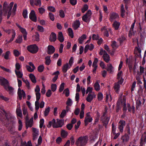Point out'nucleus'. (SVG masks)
<instances>
[{
  "label": "nucleus",
  "mask_w": 146,
  "mask_h": 146,
  "mask_svg": "<svg viewBox=\"0 0 146 146\" xmlns=\"http://www.w3.org/2000/svg\"><path fill=\"white\" fill-rule=\"evenodd\" d=\"M88 137L87 136H81L78 138L75 143L77 146L85 145L87 143Z\"/></svg>",
  "instance_id": "nucleus-1"
},
{
  "label": "nucleus",
  "mask_w": 146,
  "mask_h": 146,
  "mask_svg": "<svg viewBox=\"0 0 146 146\" xmlns=\"http://www.w3.org/2000/svg\"><path fill=\"white\" fill-rule=\"evenodd\" d=\"M28 50L32 53H36L38 50V48L36 44L28 46L27 48Z\"/></svg>",
  "instance_id": "nucleus-2"
},
{
  "label": "nucleus",
  "mask_w": 146,
  "mask_h": 146,
  "mask_svg": "<svg viewBox=\"0 0 146 146\" xmlns=\"http://www.w3.org/2000/svg\"><path fill=\"white\" fill-rule=\"evenodd\" d=\"M0 84L3 86L5 89H6L7 86H8L9 84L7 80L0 76Z\"/></svg>",
  "instance_id": "nucleus-3"
},
{
  "label": "nucleus",
  "mask_w": 146,
  "mask_h": 146,
  "mask_svg": "<svg viewBox=\"0 0 146 146\" xmlns=\"http://www.w3.org/2000/svg\"><path fill=\"white\" fill-rule=\"evenodd\" d=\"M64 124V121L63 119H56V122L53 125V127L56 128L60 127Z\"/></svg>",
  "instance_id": "nucleus-4"
},
{
  "label": "nucleus",
  "mask_w": 146,
  "mask_h": 146,
  "mask_svg": "<svg viewBox=\"0 0 146 146\" xmlns=\"http://www.w3.org/2000/svg\"><path fill=\"white\" fill-rule=\"evenodd\" d=\"M90 112H88L86 115V116L84 120L85 125V126H86L89 122H91L92 120V118L90 117Z\"/></svg>",
  "instance_id": "nucleus-5"
},
{
  "label": "nucleus",
  "mask_w": 146,
  "mask_h": 146,
  "mask_svg": "<svg viewBox=\"0 0 146 146\" xmlns=\"http://www.w3.org/2000/svg\"><path fill=\"white\" fill-rule=\"evenodd\" d=\"M29 18L32 21L36 22L37 21V17L34 10L31 11L29 14Z\"/></svg>",
  "instance_id": "nucleus-6"
},
{
  "label": "nucleus",
  "mask_w": 146,
  "mask_h": 146,
  "mask_svg": "<svg viewBox=\"0 0 146 146\" xmlns=\"http://www.w3.org/2000/svg\"><path fill=\"white\" fill-rule=\"evenodd\" d=\"M55 48L52 45H49L47 47V53L48 54H51L55 52Z\"/></svg>",
  "instance_id": "nucleus-7"
},
{
  "label": "nucleus",
  "mask_w": 146,
  "mask_h": 146,
  "mask_svg": "<svg viewBox=\"0 0 146 146\" xmlns=\"http://www.w3.org/2000/svg\"><path fill=\"white\" fill-rule=\"evenodd\" d=\"M14 4V3L13 2H12L9 5V6H8L7 7V12H8V14L7 16V19H8L10 17L11 15V10L12 8V7L13 6V5Z\"/></svg>",
  "instance_id": "nucleus-8"
},
{
  "label": "nucleus",
  "mask_w": 146,
  "mask_h": 146,
  "mask_svg": "<svg viewBox=\"0 0 146 146\" xmlns=\"http://www.w3.org/2000/svg\"><path fill=\"white\" fill-rule=\"evenodd\" d=\"M119 128L121 132L123 131V127L125 125V121L124 120H120L119 123Z\"/></svg>",
  "instance_id": "nucleus-9"
},
{
  "label": "nucleus",
  "mask_w": 146,
  "mask_h": 146,
  "mask_svg": "<svg viewBox=\"0 0 146 146\" xmlns=\"http://www.w3.org/2000/svg\"><path fill=\"white\" fill-rule=\"evenodd\" d=\"M7 4L6 2H5L3 6V15L6 16L7 12Z\"/></svg>",
  "instance_id": "nucleus-10"
},
{
  "label": "nucleus",
  "mask_w": 146,
  "mask_h": 146,
  "mask_svg": "<svg viewBox=\"0 0 146 146\" xmlns=\"http://www.w3.org/2000/svg\"><path fill=\"white\" fill-rule=\"evenodd\" d=\"M119 17L118 15L116 13H113L110 14V20L111 21H112L114 19H118Z\"/></svg>",
  "instance_id": "nucleus-11"
},
{
  "label": "nucleus",
  "mask_w": 146,
  "mask_h": 146,
  "mask_svg": "<svg viewBox=\"0 0 146 146\" xmlns=\"http://www.w3.org/2000/svg\"><path fill=\"white\" fill-rule=\"evenodd\" d=\"M49 40L51 42H55L56 39V34L53 32H52L50 36Z\"/></svg>",
  "instance_id": "nucleus-12"
},
{
  "label": "nucleus",
  "mask_w": 146,
  "mask_h": 146,
  "mask_svg": "<svg viewBox=\"0 0 146 146\" xmlns=\"http://www.w3.org/2000/svg\"><path fill=\"white\" fill-rule=\"evenodd\" d=\"M80 23L79 20H76L72 24V27L74 30H76L80 26Z\"/></svg>",
  "instance_id": "nucleus-13"
},
{
  "label": "nucleus",
  "mask_w": 146,
  "mask_h": 146,
  "mask_svg": "<svg viewBox=\"0 0 146 146\" xmlns=\"http://www.w3.org/2000/svg\"><path fill=\"white\" fill-rule=\"evenodd\" d=\"M58 39L60 42H62L64 41V38L61 32H59L58 33Z\"/></svg>",
  "instance_id": "nucleus-14"
},
{
  "label": "nucleus",
  "mask_w": 146,
  "mask_h": 146,
  "mask_svg": "<svg viewBox=\"0 0 146 146\" xmlns=\"http://www.w3.org/2000/svg\"><path fill=\"white\" fill-rule=\"evenodd\" d=\"M109 119L110 118L108 117L106 118L104 117L103 118V119H101L103 121V125H105L106 126V127L107 125L108 124Z\"/></svg>",
  "instance_id": "nucleus-15"
},
{
  "label": "nucleus",
  "mask_w": 146,
  "mask_h": 146,
  "mask_svg": "<svg viewBox=\"0 0 146 146\" xmlns=\"http://www.w3.org/2000/svg\"><path fill=\"white\" fill-rule=\"evenodd\" d=\"M121 139L122 140L123 142H127L129 140V137L128 135L125 134L122 137Z\"/></svg>",
  "instance_id": "nucleus-16"
},
{
  "label": "nucleus",
  "mask_w": 146,
  "mask_h": 146,
  "mask_svg": "<svg viewBox=\"0 0 146 146\" xmlns=\"http://www.w3.org/2000/svg\"><path fill=\"white\" fill-rule=\"evenodd\" d=\"M29 77L33 83L35 84L36 83V78L33 74H30Z\"/></svg>",
  "instance_id": "nucleus-17"
},
{
  "label": "nucleus",
  "mask_w": 146,
  "mask_h": 146,
  "mask_svg": "<svg viewBox=\"0 0 146 146\" xmlns=\"http://www.w3.org/2000/svg\"><path fill=\"white\" fill-rule=\"evenodd\" d=\"M9 84L8 85V86H7V88L6 89H5L6 90L9 92V94L11 95H13V91L14 90L13 88L10 86H9Z\"/></svg>",
  "instance_id": "nucleus-18"
},
{
  "label": "nucleus",
  "mask_w": 146,
  "mask_h": 146,
  "mask_svg": "<svg viewBox=\"0 0 146 146\" xmlns=\"http://www.w3.org/2000/svg\"><path fill=\"white\" fill-rule=\"evenodd\" d=\"M120 11L121 13V16L122 17L124 18L125 11L124 9V6L123 4H121V5Z\"/></svg>",
  "instance_id": "nucleus-19"
},
{
  "label": "nucleus",
  "mask_w": 146,
  "mask_h": 146,
  "mask_svg": "<svg viewBox=\"0 0 146 146\" xmlns=\"http://www.w3.org/2000/svg\"><path fill=\"white\" fill-rule=\"evenodd\" d=\"M86 38V35H83L80 37L78 39L79 42L80 44H82L83 40L85 39Z\"/></svg>",
  "instance_id": "nucleus-20"
},
{
  "label": "nucleus",
  "mask_w": 146,
  "mask_h": 146,
  "mask_svg": "<svg viewBox=\"0 0 146 146\" xmlns=\"http://www.w3.org/2000/svg\"><path fill=\"white\" fill-rule=\"evenodd\" d=\"M25 123L28 125L29 127H31L33 124V118L32 117L29 121H26Z\"/></svg>",
  "instance_id": "nucleus-21"
},
{
  "label": "nucleus",
  "mask_w": 146,
  "mask_h": 146,
  "mask_svg": "<svg viewBox=\"0 0 146 146\" xmlns=\"http://www.w3.org/2000/svg\"><path fill=\"white\" fill-rule=\"evenodd\" d=\"M120 25V23L119 22H117L116 21H115L113 25V28L115 29V30H117L118 29L119 25Z\"/></svg>",
  "instance_id": "nucleus-22"
},
{
  "label": "nucleus",
  "mask_w": 146,
  "mask_h": 146,
  "mask_svg": "<svg viewBox=\"0 0 146 146\" xmlns=\"http://www.w3.org/2000/svg\"><path fill=\"white\" fill-rule=\"evenodd\" d=\"M94 89L97 91H98L100 90V87L98 81H97L94 85Z\"/></svg>",
  "instance_id": "nucleus-23"
},
{
  "label": "nucleus",
  "mask_w": 146,
  "mask_h": 146,
  "mask_svg": "<svg viewBox=\"0 0 146 146\" xmlns=\"http://www.w3.org/2000/svg\"><path fill=\"white\" fill-rule=\"evenodd\" d=\"M145 68H144L142 66H140L139 67V70L140 72L138 71H137V74L139 75H141L142 74L144 73V72L145 71Z\"/></svg>",
  "instance_id": "nucleus-24"
},
{
  "label": "nucleus",
  "mask_w": 146,
  "mask_h": 146,
  "mask_svg": "<svg viewBox=\"0 0 146 146\" xmlns=\"http://www.w3.org/2000/svg\"><path fill=\"white\" fill-rule=\"evenodd\" d=\"M69 65L68 63L62 66V71L63 73H65L67 71Z\"/></svg>",
  "instance_id": "nucleus-25"
},
{
  "label": "nucleus",
  "mask_w": 146,
  "mask_h": 146,
  "mask_svg": "<svg viewBox=\"0 0 146 146\" xmlns=\"http://www.w3.org/2000/svg\"><path fill=\"white\" fill-rule=\"evenodd\" d=\"M16 113L17 115L21 117L22 116V111L21 110L20 107L19 106V108H17L16 110Z\"/></svg>",
  "instance_id": "nucleus-26"
},
{
  "label": "nucleus",
  "mask_w": 146,
  "mask_h": 146,
  "mask_svg": "<svg viewBox=\"0 0 146 146\" xmlns=\"http://www.w3.org/2000/svg\"><path fill=\"white\" fill-rule=\"evenodd\" d=\"M93 98V96L90 94H89L86 98V100L87 101L89 102H91Z\"/></svg>",
  "instance_id": "nucleus-27"
},
{
  "label": "nucleus",
  "mask_w": 146,
  "mask_h": 146,
  "mask_svg": "<svg viewBox=\"0 0 146 146\" xmlns=\"http://www.w3.org/2000/svg\"><path fill=\"white\" fill-rule=\"evenodd\" d=\"M22 36L20 35L18 36L17 38L16 39L15 42L20 44L22 42Z\"/></svg>",
  "instance_id": "nucleus-28"
},
{
  "label": "nucleus",
  "mask_w": 146,
  "mask_h": 146,
  "mask_svg": "<svg viewBox=\"0 0 146 146\" xmlns=\"http://www.w3.org/2000/svg\"><path fill=\"white\" fill-rule=\"evenodd\" d=\"M50 56H48L45 58L46 60L45 64L47 65H49L50 63L51 60L50 59Z\"/></svg>",
  "instance_id": "nucleus-29"
},
{
  "label": "nucleus",
  "mask_w": 146,
  "mask_h": 146,
  "mask_svg": "<svg viewBox=\"0 0 146 146\" xmlns=\"http://www.w3.org/2000/svg\"><path fill=\"white\" fill-rule=\"evenodd\" d=\"M15 74L17 76L18 78H22L23 74L22 73H21V72L19 71H17L16 70H15Z\"/></svg>",
  "instance_id": "nucleus-30"
},
{
  "label": "nucleus",
  "mask_w": 146,
  "mask_h": 146,
  "mask_svg": "<svg viewBox=\"0 0 146 146\" xmlns=\"http://www.w3.org/2000/svg\"><path fill=\"white\" fill-rule=\"evenodd\" d=\"M55 119H53L51 121H49L48 124L47 126L48 128H50L51 127L52 125L53 126V125L55 124Z\"/></svg>",
  "instance_id": "nucleus-31"
},
{
  "label": "nucleus",
  "mask_w": 146,
  "mask_h": 146,
  "mask_svg": "<svg viewBox=\"0 0 146 146\" xmlns=\"http://www.w3.org/2000/svg\"><path fill=\"white\" fill-rule=\"evenodd\" d=\"M21 146H32V144L31 141H29L27 143L26 142L21 143Z\"/></svg>",
  "instance_id": "nucleus-32"
},
{
  "label": "nucleus",
  "mask_w": 146,
  "mask_h": 146,
  "mask_svg": "<svg viewBox=\"0 0 146 146\" xmlns=\"http://www.w3.org/2000/svg\"><path fill=\"white\" fill-rule=\"evenodd\" d=\"M103 58L104 60L107 63H108L110 60V57L108 54V56L105 55V56H103Z\"/></svg>",
  "instance_id": "nucleus-33"
},
{
  "label": "nucleus",
  "mask_w": 146,
  "mask_h": 146,
  "mask_svg": "<svg viewBox=\"0 0 146 146\" xmlns=\"http://www.w3.org/2000/svg\"><path fill=\"white\" fill-rule=\"evenodd\" d=\"M120 86L119 84L118 83H115V86L114 87L115 90L117 92L119 90L120 88Z\"/></svg>",
  "instance_id": "nucleus-34"
},
{
  "label": "nucleus",
  "mask_w": 146,
  "mask_h": 146,
  "mask_svg": "<svg viewBox=\"0 0 146 146\" xmlns=\"http://www.w3.org/2000/svg\"><path fill=\"white\" fill-rule=\"evenodd\" d=\"M2 6L0 4V24L1 23L3 18H2V14L3 13V11L2 9Z\"/></svg>",
  "instance_id": "nucleus-35"
},
{
  "label": "nucleus",
  "mask_w": 146,
  "mask_h": 146,
  "mask_svg": "<svg viewBox=\"0 0 146 146\" xmlns=\"http://www.w3.org/2000/svg\"><path fill=\"white\" fill-rule=\"evenodd\" d=\"M68 30L69 32V35L71 37V38H73L74 36L73 33L71 28H69L68 29Z\"/></svg>",
  "instance_id": "nucleus-36"
},
{
  "label": "nucleus",
  "mask_w": 146,
  "mask_h": 146,
  "mask_svg": "<svg viewBox=\"0 0 146 146\" xmlns=\"http://www.w3.org/2000/svg\"><path fill=\"white\" fill-rule=\"evenodd\" d=\"M90 19L86 15H84L82 17V20L84 22L87 23L89 21V19Z\"/></svg>",
  "instance_id": "nucleus-37"
},
{
  "label": "nucleus",
  "mask_w": 146,
  "mask_h": 146,
  "mask_svg": "<svg viewBox=\"0 0 146 146\" xmlns=\"http://www.w3.org/2000/svg\"><path fill=\"white\" fill-rule=\"evenodd\" d=\"M61 134L62 137L65 138L67 136L68 133L66 131L62 130L61 131Z\"/></svg>",
  "instance_id": "nucleus-38"
},
{
  "label": "nucleus",
  "mask_w": 146,
  "mask_h": 146,
  "mask_svg": "<svg viewBox=\"0 0 146 146\" xmlns=\"http://www.w3.org/2000/svg\"><path fill=\"white\" fill-rule=\"evenodd\" d=\"M22 90L21 91L20 88H19L18 90V95L19 99L20 100H21L22 98Z\"/></svg>",
  "instance_id": "nucleus-39"
},
{
  "label": "nucleus",
  "mask_w": 146,
  "mask_h": 146,
  "mask_svg": "<svg viewBox=\"0 0 146 146\" xmlns=\"http://www.w3.org/2000/svg\"><path fill=\"white\" fill-rule=\"evenodd\" d=\"M44 67L43 65H40L38 66V70L39 72H41L44 70Z\"/></svg>",
  "instance_id": "nucleus-40"
},
{
  "label": "nucleus",
  "mask_w": 146,
  "mask_h": 146,
  "mask_svg": "<svg viewBox=\"0 0 146 146\" xmlns=\"http://www.w3.org/2000/svg\"><path fill=\"white\" fill-rule=\"evenodd\" d=\"M66 112L65 110H63L60 115V117L61 118H63L64 116L66 115Z\"/></svg>",
  "instance_id": "nucleus-41"
},
{
  "label": "nucleus",
  "mask_w": 146,
  "mask_h": 146,
  "mask_svg": "<svg viewBox=\"0 0 146 146\" xmlns=\"http://www.w3.org/2000/svg\"><path fill=\"white\" fill-rule=\"evenodd\" d=\"M12 33H13V34L12 35V37L11 38L10 40L9 41V42H11L13 40L15 35V31L14 30H12Z\"/></svg>",
  "instance_id": "nucleus-42"
},
{
  "label": "nucleus",
  "mask_w": 146,
  "mask_h": 146,
  "mask_svg": "<svg viewBox=\"0 0 146 146\" xmlns=\"http://www.w3.org/2000/svg\"><path fill=\"white\" fill-rule=\"evenodd\" d=\"M88 9V5L87 4H85L84 5L83 8L82 9V13H84L86 11H87Z\"/></svg>",
  "instance_id": "nucleus-43"
},
{
  "label": "nucleus",
  "mask_w": 146,
  "mask_h": 146,
  "mask_svg": "<svg viewBox=\"0 0 146 146\" xmlns=\"http://www.w3.org/2000/svg\"><path fill=\"white\" fill-rule=\"evenodd\" d=\"M50 110V108L48 107L46 108L44 111V115L45 116H46L48 114Z\"/></svg>",
  "instance_id": "nucleus-44"
},
{
  "label": "nucleus",
  "mask_w": 146,
  "mask_h": 146,
  "mask_svg": "<svg viewBox=\"0 0 146 146\" xmlns=\"http://www.w3.org/2000/svg\"><path fill=\"white\" fill-rule=\"evenodd\" d=\"M35 110L37 111H38L39 107V101L36 100L35 102Z\"/></svg>",
  "instance_id": "nucleus-45"
},
{
  "label": "nucleus",
  "mask_w": 146,
  "mask_h": 146,
  "mask_svg": "<svg viewBox=\"0 0 146 146\" xmlns=\"http://www.w3.org/2000/svg\"><path fill=\"white\" fill-rule=\"evenodd\" d=\"M65 93V96L66 97H68L70 93L68 89V88H67L65 89L63 92V93Z\"/></svg>",
  "instance_id": "nucleus-46"
},
{
  "label": "nucleus",
  "mask_w": 146,
  "mask_h": 146,
  "mask_svg": "<svg viewBox=\"0 0 146 146\" xmlns=\"http://www.w3.org/2000/svg\"><path fill=\"white\" fill-rule=\"evenodd\" d=\"M35 3H34V4L36 5H39V7H40L41 5V2L40 0H35Z\"/></svg>",
  "instance_id": "nucleus-47"
},
{
  "label": "nucleus",
  "mask_w": 146,
  "mask_h": 146,
  "mask_svg": "<svg viewBox=\"0 0 146 146\" xmlns=\"http://www.w3.org/2000/svg\"><path fill=\"white\" fill-rule=\"evenodd\" d=\"M72 102L71 99L70 98L68 99L67 101L66 102V104L68 106H71L72 105Z\"/></svg>",
  "instance_id": "nucleus-48"
},
{
  "label": "nucleus",
  "mask_w": 146,
  "mask_h": 146,
  "mask_svg": "<svg viewBox=\"0 0 146 146\" xmlns=\"http://www.w3.org/2000/svg\"><path fill=\"white\" fill-rule=\"evenodd\" d=\"M136 108L137 109H138V108L140 106L141 104V101L139 99L136 101Z\"/></svg>",
  "instance_id": "nucleus-49"
},
{
  "label": "nucleus",
  "mask_w": 146,
  "mask_h": 146,
  "mask_svg": "<svg viewBox=\"0 0 146 146\" xmlns=\"http://www.w3.org/2000/svg\"><path fill=\"white\" fill-rule=\"evenodd\" d=\"M56 84H52L51 85V89L53 92H54L56 89Z\"/></svg>",
  "instance_id": "nucleus-50"
},
{
  "label": "nucleus",
  "mask_w": 146,
  "mask_h": 146,
  "mask_svg": "<svg viewBox=\"0 0 146 146\" xmlns=\"http://www.w3.org/2000/svg\"><path fill=\"white\" fill-rule=\"evenodd\" d=\"M27 11L26 9L24 10L23 12V15L24 18H27Z\"/></svg>",
  "instance_id": "nucleus-51"
},
{
  "label": "nucleus",
  "mask_w": 146,
  "mask_h": 146,
  "mask_svg": "<svg viewBox=\"0 0 146 146\" xmlns=\"http://www.w3.org/2000/svg\"><path fill=\"white\" fill-rule=\"evenodd\" d=\"M64 83H62L59 88V91L60 92H61L64 90Z\"/></svg>",
  "instance_id": "nucleus-52"
},
{
  "label": "nucleus",
  "mask_w": 146,
  "mask_h": 146,
  "mask_svg": "<svg viewBox=\"0 0 146 146\" xmlns=\"http://www.w3.org/2000/svg\"><path fill=\"white\" fill-rule=\"evenodd\" d=\"M26 66L27 70L29 72H32L35 70L33 68H32L31 66L29 65H26Z\"/></svg>",
  "instance_id": "nucleus-53"
},
{
  "label": "nucleus",
  "mask_w": 146,
  "mask_h": 146,
  "mask_svg": "<svg viewBox=\"0 0 146 146\" xmlns=\"http://www.w3.org/2000/svg\"><path fill=\"white\" fill-rule=\"evenodd\" d=\"M98 100L99 101L101 100L103 98V95L101 93H99L98 95Z\"/></svg>",
  "instance_id": "nucleus-54"
},
{
  "label": "nucleus",
  "mask_w": 146,
  "mask_h": 146,
  "mask_svg": "<svg viewBox=\"0 0 146 146\" xmlns=\"http://www.w3.org/2000/svg\"><path fill=\"white\" fill-rule=\"evenodd\" d=\"M38 10L39 13L41 14H42L45 12V10L43 7H41L38 9Z\"/></svg>",
  "instance_id": "nucleus-55"
},
{
  "label": "nucleus",
  "mask_w": 146,
  "mask_h": 146,
  "mask_svg": "<svg viewBox=\"0 0 146 146\" xmlns=\"http://www.w3.org/2000/svg\"><path fill=\"white\" fill-rule=\"evenodd\" d=\"M37 28L38 30L39 31L41 32H43L44 31V29L40 25H38Z\"/></svg>",
  "instance_id": "nucleus-56"
},
{
  "label": "nucleus",
  "mask_w": 146,
  "mask_h": 146,
  "mask_svg": "<svg viewBox=\"0 0 146 146\" xmlns=\"http://www.w3.org/2000/svg\"><path fill=\"white\" fill-rule=\"evenodd\" d=\"M13 54L16 57L18 56L20 54V53L18 51L15 50H14Z\"/></svg>",
  "instance_id": "nucleus-57"
},
{
  "label": "nucleus",
  "mask_w": 146,
  "mask_h": 146,
  "mask_svg": "<svg viewBox=\"0 0 146 146\" xmlns=\"http://www.w3.org/2000/svg\"><path fill=\"white\" fill-rule=\"evenodd\" d=\"M49 17L50 19L53 21L54 20V17L53 14L51 13H49Z\"/></svg>",
  "instance_id": "nucleus-58"
},
{
  "label": "nucleus",
  "mask_w": 146,
  "mask_h": 146,
  "mask_svg": "<svg viewBox=\"0 0 146 146\" xmlns=\"http://www.w3.org/2000/svg\"><path fill=\"white\" fill-rule=\"evenodd\" d=\"M48 10L53 12H54L55 11V9L54 7L52 6H49L48 7Z\"/></svg>",
  "instance_id": "nucleus-59"
},
{
  "label": "nucleus",
  "mask_w": 146,
  "mask_h": 146,
  "mask_svg": "<svg viewBox=\"0 0 146 146\" xmlns=\"http://www.w3.org/2000/svg\"><path fill=\"white\" fill-rule=\"evenodd\" d=\"M99 36L98 35L93 34L92 36V38L93 40H98Z\"/></svg>",
  "instance_id": "nucleus-60"
},
{
  "label": "nucleus",
  "mask_w": 146,
  "mask_h": 146,
  "mask_svg": "<svg viewBox=\"0 0 146 146\" xmlns=\"http://www.w3.org/2000/svg\"><path fill=\"white\" fill-rule=\"evenodd\" d=\"M35 37L36 38L35 40L37 41H38L39 40V35L37 32H36L35 35Z\"/></svg>",
  "instance_id": "nucleus-61"
},
{
  "label": "nucleus",
  "mask_w": 146,
  "mask_h": 146,
  "mask_svg": "<svg viewBox=\"0 0 146 146\" xmlns=\"http://www.w3.org/2000/svg\"><path fill=\"white\" fill-rule=\"evenodd\" d=\"M52 94L51 91L50 90H48L46 94V96L47 97H50Z\"/></svg>",
  "instance_id": "nucleus-62"
},
{
  "label": "nucleus",
  "mask_w": 146,
  "mask_h": 146,
  "mask_svg": "<svg viewBox=\"0 0 146 146\" xmlns=\"http://www.w3.org/2000/svg\"><path fill=\"white\" fill-rule=\"evenodd\" d=\"M59 15L62 18H64L65 15L63 11L62 10H60L59 11Z\"/></svg>",
  "instance_id": "nucleus-63"
},
{
  "label": "nucleus",
  "mask_w": 146,
  "mask_h": 146,
  "mask_svg": "<svg viewBox=\"0 0 146 146\" xmlns=\"http://www.w3.org/2000/svg\"><path fill=\"white\" fill-rule=\"evenodd\" d=\"M66 128L69 130H71L73 127L72 124L68 123L66 125Z\"/></svg>",
  "instance_id": "nucleus-64"
}]
</instances>
